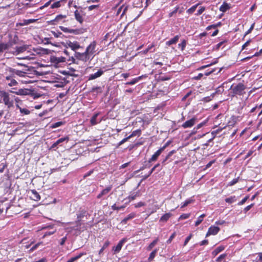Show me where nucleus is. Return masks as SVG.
Wrapping results in <instances>:
<instances>
[{
  "mask_svg": "<svg viewBox=\"0 0 262 262\" xmlns=\"http://www.w3.org/2000/svg\"><path fill=\"white\" fill-rule=\"evenodd\" d=\"M96 46V41H94L86 48L85 52L90 57L91 55H93L95 52V49Z\"/></svg>",
  "mask_w": 262,
  "mask_h": 262,
  "instance_id": "nucleus-5",
  "label": "nucleus"
},
{
  "mask_svg": "<svg viewBox=\"0 0 262 262\" xmlns=\"http://www.w3.org/2000/svg\"><path fill=\"white\" fill-rule=\"evenodd\" d=\"M84 254H85L84 253H80L78 255H77V256H76L75 257L71 258L67 262H74L75 260H76L78 259L79 258H80L82 256H83Z\"/></svg>",
  "mask_w": 262,
  "mask_h": 262,
  "instance_id": "nucleus-25",
  "label": "nucleus"
},
{
  "mask_svg": "<svg viewBox=\"0 0 262 262\" xmlns=\"http://www.w3.org/2000/svg\"><path fill=\"white\" fill-rule=\"evenodd\" d=\"M205 7H202L197 12V13L196 14V15H201L204 11H205Z\"/></svg>",
  "mask_w": 262,
  "mask_h": 262,
  "instance_id": "nucleus-55",
  "label": "nucleus"
},
{
  "mask_svg": "<svg viewBox=\"0 0 262 262\" xmlns=\"http://www.w3.org/2000/svg\"><path fill=\"white\" fill-rule=\"evenodd\" d=\"M141 134V130L140 129H137L136 130H135L132 132V134L129 136V138H132L133 137L136 136H140Z\"/></svg>",
  "mask_w": 262,
  "mask_h": 262,
  "instance_id": "nucleus-36",
  "label": "nucleus"
},
{
  "mask_svg": "<svg viewBox=\"0 0 262 262\" xmlns=\"http://www.w3.org/2000/svg\"><path fill=\"white\" fill-rule=\"evenodd\" d=\"M29 46L27 45H23L21 46H15L13 49V54L17 55L23 53L28 49Z\"/></svg>",
  "mask_w": 262,
  "mask_h": 262,
  "instance_id": "nucleus-7",
  "label": "nucleus"
},
{
  "mask_svg": "<svg viewBox=\"0 0 262 262\" xmlns=\"http://www.w3.org/2000/svg\"><path fill=\"white\" fill-rule=\"evenodd\" d=\"M50 45H52V46H54L57 48L56 50L55 49H51L50 48V62H51V64H50V68L52 69L53 68H57L61 66V64L66 61L65 58L61 56L56 57L52 55L53 52H57L59 54L60 52H62L60 51L61 47L59 45H53L50 41Z\"/></svg>",
  "mask_w": 262,
  "mask_h": 262,
  "instance_id": "nucleus-1",
  "label": "nucleus"
},
{
  "mask_svg": "<svg viewBox=\"0 0 262 262\" xmlns=\"http://www.w3.org/2000/svg\"><path fill=\"white\" fill-rule=\"evenodd\" d=\"M139 196V193L137 192L135 194L130 195L129 196V199H131L132 200H135L137 197Z\"/></svg>",
  "mask_w": 262,
  "mask_h": 262,
  "instance_id": "nucleus-47",
  "label": "nucleus"
},
{
  "mask_svg": "<svg viewBox=\"0 0 262 262\" xmlns=\"http://www.w3.org/2000/svg\"><path fill=\"white\" fill-rule=\"evenodd\" d=\"M17 83V82L15 79H12L10 80V82L8 83V85L9 86H11L16 85Z\"/></svg>",
  "mask_w": 262,
  "mask_h": 262,
  "instance_id": "nucleus-50",
  "label": "nucleus"
},
{
  "mask_svg": "<svg viewBox=\"0 0 262 262\" xmlns=\"http://www.w3.org/2000/svg\"><path fill=\"white\" fill-rule=\"evenodd\" d=\"M157 168H159L158 171L161 169V167H160V165L159 163L157 164L156 165L154 166V167L152 168V169L149 172V175H150L153 172V171Z\"/></svg>",
  "mask_w": 262,
  "mask_h": 262,
  "instance_id": "nucleus-37",
  "label": "nucleus"
},
{
  "mask_svg": "<svg viewBox=\"0 0 262 262\" xmlns=\"http://www.w3.org/2000/svg\"><path fill=\"white\" fill-rule=\"evenodd\" d=\"M7 70L10 73H11V75H13V76L14 75V74H16V71H17V70H16V69H13L11 68H9Z\"/></svg>",
  "mask_w": 262,
  "mask_h": 262,
  "instance_id": "nucleus-44",
  "label": "nucleus"
},
{
  "mask_svg": "<svg viewBox=\"0 0 262 262\" xmlns=\"http://www.w3.org/2000/svg\"><path fill=\"white\" fill-rule=\"evenodd\" d=\"M64 3V0H60L57 2H54L53 3L51 6V8H57L61 6L62 3Z\"/></svg>",
  "mask_w": 262,
  "mask_h": 262,
  "instance_id": "nucleus-20",
  "label": "nucleus"
},
{
  "mask_svg": "<svg viewBox=\"0 0 262 262\" xmlns=\"http://www.w3.org/2000/svg\"><path fill=\"white\" fill-rule=\"evenodd\" d=\"M17 37L15 36L13 39L10 40L8 42H4V45H5V51L13 54V49L15 47L14 46L17 43Z\"/></svg>",
  "mask_w": 262,
  "mask_h": 262,
  "instance_id": "nucleus-3",
  "label": "nucleus"
},
{
  "mask_svg": "<svg viewBox=\"0 0 262 262\" xmlns=\"http://www.w3.org/2000/svg\"><path fill=\"white\" fill-rule=\"evenodd\" d=\"M125 242V239H122L120 241L116 247H114L113 249L115 252H119L122 248L123 243Z\"/></svg>",
  "mask_w": 262,
  "mask_h": 262,
  "instance_id": "nucleus-18",
  "label": "nucleus"
},
{
  "mask_svg": "<svg viewBox=\"0 0 262 262\" xmlns=\"http://www.w3.org/2000/svg\"><path fill=\"white\" fill-rule=\"evenodd\" d=\"M130 138H129V136L126 137V138H124L123 140H122L119 143V145H122V144H123L124 143H125V142H126L128 139H129Z\"/></svg>",
  "mask_w": 262,
  "mask_h": 262,
  "instance_id": "nucleus-57",
  "label": "nucleus"
},
{
  "mask_svg": "<svg viewBox=\"0 0 262 262\" xmlns=\"http://www.w3.org/2000/svg\"><path fill=\"white\" fill-rule=\"evenodd\" d=\"M75 16L76 20L78 21L80 23H82L83 21L82 16L80 15V14L77 11H76L75 12Z\"/></svg>",
  "mask_w": 262,
  "mask_h": 262,
  "instance_id": "nucleus-32",
  "label": "nucleus"
},
{
  "mask_svg": "<svg viewBox=\"0 0 262 262\" xmlns=\"http://www.w3.org/2000/svg\"><path fill=\"white\" fill-rule=\"evenodd\" d=\"M41 244L40 243H38L34 245H33L30 249L31 251H33L37 249V248Z\"/></svg>",
  "mask_w": 262,
  "mask_h": 262,
  "instance_id": "nucleus-59",
  "label": "nucleus"
},
{
  "mask_svg": "<svg viewBox=\"0 0 262 262\" xmlns=\"http://www.w3.org/2000/svg\"><path fill=\"white\" fill-rule=\"evenodd\" d=\"M238 178L234 179L229 183V185H230V186L234 185L238 182Z\"/></svg>",
  "mask_w": 262,
  "mask_h": 262,
  "instance_id": "nucleus-51",
  "label": "nucleus"
},
{
  "mask_svg": "<svg viewBox=\"0 0 262 262\" xmlns=\"http://www.w3.org/2000/svg\"><path fill=\"white\" fill-rule=\"evenodd\" d=\"M51 79V77H50V80ZM52 83V84H53L52 87L51 88H61V87H63L64 86V84L62 82H59V83H56L54 82L53 81H52L50 80V83Z\"/></svg>",
  "mask_w": 262,
  "mask_h": 262,
  "instance_id": "nucleus-29",
  "label": "nucleus"
},
{
  "mask_svg": "<svg viewBox=\"0 0 262 262\" xmlns=\"http://www.w3.org/2000/svg\"><path fill=\"white\" fill-rule=\"evenodd\" d=\"M196 122V118L195 117L192 118L189 120L186 121L185 122H184L182 125V126L184 128H188V127H191L192 126H193Z\"/></svg>",
  "mask_w": 262,
  "mask_h": 262,
  "instance_id": "nucleus-8",
  "label": "nucleus"
},
{
  "mask_svg": "<svg viewBox=\"0 0 262 262\" xmlns=\"http://www.w3.org/2000/svg\"><path fill=\"white\" fill-rule=\"evenodd\" d=\"M179 39V36L176 35L173 38L170 39L166 42V45L167 46H170L172 44H175L177 42Z\"/></svg>",
  "mask_w": 262,
  "mask_h": 262,
  "instance_id": "nucleus-19",
  "label": "nucleus"
},
{
  "mask_svg": "<svg viewBox=\"0 0 262 262\" xmlns=\"http://www.w3.org/2000/svg\"><path fill=\"white\" fill-rule=\"evenodd\" d=\"M142 77H143V76H139L136 78H134L132 81L127 82L126 84L133 85V84L136 83L139 80L141 79Z\"/></svg>",
  "mask_w": 262,
  "mask_h": 262,
  "instance_id": "nucleus-28",
  "label": "nucleus"
},
{
  "mask_svg": "<svg viewBox=\"0 0 262 262\" xmlns=\"http://www.w3.org/2000/svg\"><path fill=\"white\" fill-rule=\"evenodd\" d=\"M252 262H262V253H259L256 259L253 260Z\"/></svg>",
  "mask_w": 262,
  "mask_h": 262,
  "instance_id": "nucleus-38",
  "label": "nucleus"
},
{
  "mask_svg": "<svg viewBox=\"0 0 262 262\" xmlns=\"http://www.w3.org/2000/svg\"><path fill=\"white\" fill-rule=\"evenodd\" d=\"M197 6H198V5H195L192 6V7H191L190 8H189V9H188L187 10V12L189 14H191V13H193L194 12V11L195 10Z\"/></svg>",
  "mask_w": 262,
  "mask_h": 262,
  "instance_id": "nucleus-41",
  "label": "nucleus"
},
{
  "mask_svg": "<svg viewBox=\"0 0 262 262\" xmlns=\"http://www.w3.org/2000/svg\"><path fill=\"white\" fill-rule=\"evenodd\" d=\"M171 215V214L170 213H165L160 218V221L166 222L170 218Z\"/></svg>",
  "mask_w": 262,
  "mask_h": 262,
  "instance_id": "nucleus-26",
  "label": "nucleus"
},
{
  "mask_svg": "<svg viewBox=\"0 0 262 262\" xmlns=\"http://www.w3.org/2000/svg\"><path fill=\"white\" fill-rule=\"evenodd\" d=\"M253 206V204H251V205L246 207L245 208H244V211L245 212H247L248 211H249Z\"/></svg>",
  "mask_w": 262,
  "mask_h": 262,
  "instance_id": "nucleus-61",
  "label": "nucleus"
},
{
  "mask_svg": "<svg viewBox=\"0 0 262 262\" xmlns=\"http://www.w3.org/2000/svg\"><path fill=\"white\" fill-rule=\"evenodd\" d=\"M103 71L101 70H99L96 73L90 75L89 79V80L95 79L101 76L103 74Z\"/></svg>",
  "mask_w": 262,
  "mask_h": 262,
  "instance_id": "nucleus-14",
  "label": "nucleus"
},
{
  "mask_svg": "<svg viewBox=\"0 0 262 262\" xmlns=\"http://www.w3.org/2000/svg\"><path fill=\"white\" fill-rule=\"evenodd\" d=\"M63 124V122L61 121L54 123L50 125V128H54L61 126Z\"/></svg>",
  "mask_w": 262,
  "mask_h": 262,
  "instance_id": "nucleus-34",
  "label": "nucleus"
},
{
  "mask_svg": "<svg viewBox=\"0 0 262 262\" xmlns=\"http://www.w3.org/2000/svg\"><path fill=\"white\" fill-rule=\"evenodd\" d=\"M124 206H121V207H119V206H116V204H114L112 206V208L114 210H118L119 209H123L124 208Z\"/></svg>",
  "mask_w": 262,
  "mask_h": 262,
  "instance_id": "nucleus-49",
  "label": "nucleus"
},
{
  "mask_svg": "<svg viewBox=\"0 0 262 262\" xmlns=\"http://www.w3.org/2000/svg\"><path fill=\"white\" fill-rule=\"evenodd\" d=\"M192 202V200H186L184 203L182 205L181 207L182 208H183V207H186V206H187L189 204L191 203V202Z\"/></svg>",
  "mask_w": 262,
  "mask_h": 262,
  "instance_id": "nucleus-54",
  "label": "nucleus"
},
{
  "mask_svg": "<svg viewBox=\"0 0 262 262\" xmlns=\"http://www.w3.org/2000/svg\"><path fill=\"white\" fill-rule=\"evenodd\" d=\"M67 45L69 47L71 48V49L74 51L78 49L80 47L78 42H77V41H74V42L69 41L67 42Z\"/></svg>",
  "mask_w": 262,
  "mask_h": 262,
  "instance_id": "nucleus-12",
  "label": "nucleus"
},
{
  "mask_svg": "<svg viewBox=\"0 0 262 262\" xmlns=\"http://www.w3.org/2000/svg\"><path fill=\"white\" fill-rule=\"evenodd\" d=\"M186 45V42L185 40H183L181 43L179 44V46L181 47L182 50H183L185 48Z\"/></svg>",
  "mask_w": 262,
  "mask_h": 262,
  "instance_id": "nucleus-48",
  "label": "nucleus"
},
{
  "mask_svg": "<svg viewBox=\"0 0 262 262\" xmlns=\"http://www.w3.org/2000/svg\"><path fill=\"white\" fill-rule=\"evenodd\" d=\"M26 74L25 72L22 71H20V70H18L16 71V75L20 76V77H23L25 76V74Z\"/></svg>",
  "mask_w": 262,
  "mask_h": 262,
  "instance_id": "nucleus-46",
  "label": "nucleus"
},
{
  "mask_svg": "<svg viewBox=\"0 0 262 262\" xmlns=\"http://www.w3.org/2000/svg\"><path fill=\"white\" fill-rule=\"evenodd\" d=\"M2 187L8 188L10 187L11 183L8 177L4 178L3 182L0 184Z\"/></svg>",
  "mask_w": 262,
  "mask_h": 262,
  "instance_id": "nucleus-13",
  "label": "nucleus"
},
{
  "mask_svg": "<svg viewBox=\"0 0 262 262\" xmlns=\"http://www.w3.org/2000/svg\"><path fill=\"white\" fill-rule=\"evenodd\" d=\"M32 91L28 89H25L23 90V94L22 95H32Z\"/></svg>",
  "mask_w": 262,
  "mask_h": 262,
  "instance_id": "nucleus-33",
  "label": "nucleus"
},
{
  "mask_svg": "<svg viewBox=\"0 0 262 262\" xmlns=\"http://www.w3.org/2000/svg\"><path fill=\"white\" fill-rule=\"evenodd\" d=\"M179 9V7H177L176 8H175V10H173L172 12H171L170 14H169V16L171 17L172 16L174 13H176L178 10Z\"/></svg>",
  "mask_w": 262,
  "mask_h": 262,
  "instance_id": "nucleus-64",
  "label": "nucleus"
},
{
  "mask_svg": "<svg viewBox=\"0 0 262 262\" xmlns=\"http://www.w3.org/2000/svg\"><path fill=\"white\" fill-rule=\"evenodd\" d=\"M145 203L142 202H139L137 204H135V207L138 208L142 206H144L145 205Z\"/></svg>",
  "mask_w": 262,
  "mask_h": 262,
  "instance_id": "nucleus-58",
  "label": "nucleus"
},
{
  "mask_svg": "<svg viewBox=\"0 0 262 262\" xmlns=\"http://www.w3.org/2000/svg\"><path fill=\"white\" fill-rule=\"evenodd\" d=\"M166 145L163 146V147L160 148L151 157V158L149 159V162H150L151 161H156L158 157L160 156L162 151L166 147Z\"/></svg>",
  "mask_w": 262,
  "mask_h": 262,
  "instance_id": "nucleus-11",
  "label": "nucleus"
},
{
  "mask_svg": "<svg viewBox=\"0 0 262 262\" xmlns=\"http://www.w3.org/2000/svg\"><path fill=\"white\" fill-rule=\"evenodd\" d=\"M189 216H190V213L183 214L180 216L179 220L186 219L188 218L189 217Z\"/></svg>",
  "mask_w": 262,
  "mask_h": 262,
  "instance_id": "nucleus-45",
  "label": "nucleus"
},
{
  "mask_svg": "<svg viewBox=\"0 0 262 262\" xmlns=\"http://www.w3.org/2000/svg\"><path fill=\"white\" fill-rule=\"evenodd\" d=\"M224 249V247L223 246H219L217 247L213 252L212 255L214 256L216 255L219 253L221 252Z\"/></svg>",
  "mask_w": 262,
  "mask_h": 262,
  "instance_id": "nucleus-27",
  "label": "nucleus"
},
{
  "mask_svg": "<svg viewBox=\"0 0 262 262\" xmlns=\"http://www.w3.org/2000/svg\"><path fill=\"white\" fill-rule=\"evenodd\" d=\"M5 45H4V42L0 40V54L5 51Z\"/></svg>",
  "mask_w": 262,
  "mask_h": 262,
  "instance_id": "nucleus-39",
  "label": "nucleus"
},
{
  "mask_svg": "<svg viewBox=\"0 0 262 262\" xmlns=\"http://www.w3.org/2000/svg\"><path fill=\"white\" fill-rule=\"evenodd\" d=\"M135 215V213H130L122 220V223L126 224L128 220L133 219Z\"/></svg>",
  "mask_w": 262,
  "mask_h": 262,
  "instance_id": "nucleus-23",
  "label": "nucleus"
},
{
  "mask_svg": "<svg viewBox=\"0 0 262 262\" xmlns=\"http://www.w3.org/2000/svg\"><path fill=\"white\" fill-rule=\"evenodd\" d=\"M192 237V234H190L186 239L184 242V246H186Z\"/></svg>",
  "mask_w": 262,
  "mask_h": 262,
  "instance_id": "nucleus-60",
  "label": "nucleus"
},
{
  "mask_svg": "<svg viewBox=\"0 0 262 262\" xmlns=\"http://www.w3.org/2000/svg\"><path fill=\"white\" fill-rule=\"evenodd\" d=\"M110 244V242L108 241H106L103 245L102 248L99 251V254L101 253L104 249H105Z\"/></svg>",
  "mask_w": 262,
  "mask_h": 262,
  "instance_id": "nucleus-42",
  "label": "nucleus"
},
{
  "mask_svg": "<svg viewBox=\"0 0 262 262\" xmlns=\"http://www.w3.org/2000/svg\"><path fill=\"white\" fill-rule=\"evenodd\" d=\"M75 57L83 61H86L90 57L89 56L86 52L85 51L84 53H80L79 52H75Z\"/></svg>",
  "mask_w": 262,
  "mask_h": 262,
  "instance_id": "nucleus-6",
  "label": "nucleus"
},
{
  "mask_svg": "<svg viewBox=\"0 0 262 262\" xmlns=\"http://www.w3.org/2000/svg\"><path fill=\"white\" fill-rule=\"evenodd\" d=\"M65 17V15H58L55 18L50 20V24H55V22H59Z\"/></svg>",
  "mask_w": 262,
  "mask_h": 262,
  "instance_id": "nucleus-17",
  "label": "nucleus"
},
{
  "mask_svg": "<svg viewBox=\"0 0 262 262\" xmlns=\"http://www.w3.org/2000/svg\"><path fill=\"white\" fill-rule=\"evenodd\" d=\"M203 221V219H200L199 217L197 221L195 222V225L198 226L199 225L201 224V223Z\"/></svg>",
  "mask_w": 262,
  "mask_h": 262,
  "instance_id": "nucleus-62",
  "label": "nucleus"
},
{
  "mask_svg": "<svg viewBox=\"0 0 262 262\" xmlns=\"http://www.w3.org/2000/svg\"><path fill=\"white\" fill-rule=\"evenodd\" d=\"M128 6H125V7H123V6L120 7L117 10V15H119L122 9L123 8V12L122 13V14H121V17H122L123 15L125 14V13H126V11L127 10V9H128Z\"/></svg>",
  "mask_w": 262,
  "mask_h": 262,
  "instance_id": "nucleus-21",
  "label": "nucleus"
},
{
  "mask_svg": "<svg viewBox=\"0 0 262 262\" xmlns=\"http://www.w3.org/2000/svg\"><path fill=\"white\" fill-rule=\"evenodd\" d=\"M175 235H176L175 233H173V234H172V235L170 236L169 239L167 241V243L168 244L170 243L171 242L172 240L173 239V238L175 237Z\"/></svg>",
  "mask_w": 262,
  "mask_h": 262,
  "instance_id": "nucleus-56",
  "label": "nucleus"
},
{
  "mask_svg": "<svg viewBox=\"0 0 262 262\" xmlns=\"http://www.w3.org/2000/svg\"><path fill=\"white\" fill-rule=\"evenodd\" d=\"M158 251V250L157 249H155L153 251L151 252L150 254V255L148 258L149 260H152L154 257H155V255Z\"/></svg>",
  "mask_w": 262,
  "mask_h": 262,
  "instance_id": "nucleus-35",
  "label": "nucleus"
},
{
  "mask_svg": "<svg viewBox=\"0 0 262 262\" xmlns=\"http://www.w3.org/2000/svg\"><path fill=\"white\" fill-rule=\"evenodd\" d=\"M248 198H249L248 196H246L241 202H239L238 203V205H242L244 204L247 201V200L248 199Z\"/></svg>",
  "mask_w": 262,
  "mask_h": 262,
  "instance_id": "nucleus-52",
  "label": "nucleus"
},
{
  "mask_svg": "<svg viewBox=\"0 0 262 262\" xmlns=\"http://www.w3.org/2000/svg\"><path fill=\"white\" fill-rule=\"evenodd\" d=\"M176 152V151L174 150H173L171 151H170L168 155H167V156L166 157L165 159L163 160V163L165 162L170 156H171L174 152Z\"/></svg>",
  "mask_w": 262,
  "mask_h": 262,
  "instance_id": "nucleus-43",
  "label": "nucleus"
},
{
  "mask_svg": "<svg viewBox=\"0 0 262 262\" xmlns=\"http://www.w3.org/2000/svg\"><path fill=\"white\" fill-rule=\"evenodd\" d=\"M1 96L3 98L5 105H7L9 107L12 106L13 102L10 100L9 95L8 93L2 91L1 92Z\"/></svg>",
  "mask_w": 262,
  "mask_h": 262,
  "instance_id": "nucleus-4",
  "label": "nucleus"
},
{
  "mask_svg": "<svg viewBox=\"0 0 262 262\" xmlns=\"http://www.w3.org/2000/svg\"><path fill=\"white\" fill-rule=\"evenodd\" d=\"M245 89V86L242 83H239L235 86L232 85L231 88V90L233 94L238 95H243Z\"/></svg>",
  "mask_w": 262,
  "mask_h": 262,
  "instance_id": "nucleus-2",
  "label": "nucleus"
},
{
  "mask_svg": "<svg viewBox=\"0 0 262 262\" xmlns=\"http://www.w3.org/2000/svg\"><path fill=\"white\" fill-rule=\"evenodd\" d=\"M230 6L226 3H224L220 7V10L223 12H226L227 10L229 9Z\"/></svg>",
  "mask_w": 262,
  "mask_h": 262,
  "instance_id": "nucleus-24",
  "label": "nucleus"
},
{
  "mask_svg": "<svg viewBox=\"0 0 262 262\" xmlns=\"http://www.w3.org/2000/svg\"><path fill=\"white\" fill-rule=\"evenodd\" d=\"M112 187L110 186L107 187L105 189L102 190V191L97 195L98 199L101 198L102 196L107 194L112 189Z\"/></svg>",
  "mask_w": 262,
  "mask_h": 262,
  "instance_id": "nucleus-15",
  "label": "nucleus"
},
{
  "mask_svg": "<svg viewBox=\"0 0 262 262\" xmlns=\"http://www.w3.org/2000/svg\"><path fill=\"white\" fill-rule=\"evenodd\" d=\"M236 200V197L235 196H232L230 198H226L225 199V201L228 203H232L235 202Z\"/></svg>",
  "mask_w": 262,
  "mask_h": 262,
  "instance_id": "nucleus-31",
  "label": "nucleus"
},
{
  "mask_svg": "<svg viewBox=\"0 0 262 262\" xmlns=\"http://www.w3.org/2000/svg\"><path fill=\"white\" fill-rule=\"evenodd\" d=\"M250 41H251V40H248L247 41H246V42L243 45V47H242V49L243 50V49H244L246 47H247V46L249 45V43H250Z\"/></svg>",
  "mask_w": 262,
  "mask_h": 262,
  "instance_id": "nucleus-63",
  "label": "nucleus"
},
{
  "mask_svg": "<svg viewBox=\"0 0 262 262\" xmlns=\"http://www.w3.org/2000/svg\"><path fill=\"white\" fill-rule=\"evenodd\" d=\"M23 89H19V90H18V91H16V92L10 91V92L11 93H15V94H16V95H22V94H23Z\"/></svg>",
  "mask_w": 262,
  "mask_h": 262,
  "instance_id": "nucleus-53",
  "label": "nucleus"
},
{
  "mask_svg": "<svg viewBox=\"0 0 262 262\" xmlns=\"http://www.w3.org/2000/svg\"><path fill=\"white\" fill-rule=\"evenodd\" d=\"M28 194L31 200L38 201L40 199L39 194L35 190H31L28 192Z\"/></svg>",
  "mask_w": 262,
  "mask_h": 262,
  "instance_id": "nucleus-9",
  "label": "nucleus"
},
{
  "mask_svg": "<svg viewBox=\"0 0 262 262\" xmlns=\"http://www.w3.org/2000/svg\"><path fill=\"white\" fill-rule=\"evenodd\" d=\"M5 45H4V42L0 40V54L5 51Z\"/></svg>",
  "mask_w": 262,
  "mask_h": 262,
  "instance_id": "nucleus-40",
  "label": "nucleus"
},
{
  "mask_svg": "<svg viewBox=\"0 0 262 262\" xmlns=\"http://www.w3.org/2000/svg\"><path fill=\"white\" fill-rule=\"evenodd\" d=\"M158 241V238H157L156 239H155L152 243H151L147 248V250H151L153 248V247L157 244Z\"/></svg>",
  "mask_w": 262,
  "mask_h": 262,
  "instance_id": "nucleus-30",
  "label": "nucleus"
},
{
  "mask_svg": "<svg viewBox=\"0 0 262 262\" xmlns=\"http://www.w3.org/2000/svg\"><path fill=\"white\" fill-rule=\"evenodd\" d=\"M68 140H69V138L67 137H64V138H61L58 139V140H57L55 143H54L52 144V145L51 146V147H50V149L51 148H53L56 147L58 145H59V144H60L61 143L63 142L64 141H68Z\"/></svg>",
  "mask_w": 262,
  "mask_h": 262,
  "instance_id": "nucleus-16",
  "label": "nucleus"
},
{
  "mask_svg": "<svg viewBox=\"0 0 262 262\" xmlns=\"http://www.w3.org/2000/svg\"><path fill=\"white\" fill-rule=\"evenodd\" d=\"M98 116V114H95L91 119V123L93 125H96L97 123H99L101 121V120L99 121H97V118Z\"/></svg>",
  "mask_w": 262,
  "mask_h": 262,
  "instance_id": "nucleus-22",
  "label": "nucleus"
},
{
  "mask_svg": "<svg viewBox=\"0 0 262 262\" xmlns=\"http://www.w3.org/2000/svg\"><path fill=\"white\" fill-rule=\"evenodd\" d=\"M220 231V228L216 226H211L206 235V236H208L210 235H215Z\"/></svg>",
  "mask_w": 262,
  "mask_h": 262,
  "instance_id": "nucleus-10",
  "label": "nucleus"
}]
</instances>
